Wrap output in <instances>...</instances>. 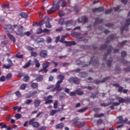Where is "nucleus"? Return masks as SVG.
Segmentation results:
<instances>
[{
  "instance_id": "nucleus-58",
  "label": "nucleus",
  "mask_w": 130,
  "mask_h": 130,
  "mask_svg": "<svg viewBox=\"0 0 130 130\" xmlns=\"http://www.w3.org/2000/svg\"><path fill=\"white\" fill-rule=\"evenodd\" d=\"M126 55V52L124 51H122L121 56L123 57V56H125Z\"/></svg>"
},
{
  "instance_id": "nucleus-61",
  "label": "nucleus",
  "mask_w": 130,
  "mask_h": 130,
  "mask_svg": "<svg viewBox=\"0 0 130 130\" xmlns=\"http://www.w3.org/2000/svg\"><path fill=\"white\" fill-rule=\"evenodd\" d=\"M24 34L26 36H30V35H31V33H30V31H27V32H25Z\"/></svg>"
},
{
  "instance_id": "nucleus-15",
  "label": "nucleus",
  "mask_w": 130,
  "mask_h": 130,
  "mask_svg": "<svg viewBox=\"0 0 130 130\" xmlns=\"http://www.w3.org/2000/svg\"><path fill=\"white\" fill-rule=\"evenodd\" d=\"M74 24V21L72 20H68L65 22L64 24L66 27H70V26H72Z\"/></svg>"
},
{
  "instance_id": "nucleus-35",
  "label": "nucleus",
  "mask_w": 130,
  "mask_h": 130,
  "mask_svg": "<svg viewBox=\"0 0 130 130\" xmlns=\"http://www.w3.org/2000/svg\"><path fill=\"white\" fill-rule=\"evenodd\" d=\"M58 104V102L57 101H55V103H54L53 107L55 109L57 108V105Z\"/></svg>"
},
{
  "instance_id": "nucleus-13",
  "label": "nucleus",
  "mask_w": 130,
  "mask_h": 130,
  "mask_svg": "<svg viewBox=\"0 0 130 130\" xmlns=\"http://www.w3.org/2000/svg\"><path fill=\"white\" fill-rule=\"evenodd\" d=\"M114 86H115L116 87H118V88H118V91L119 92H122V91L123 92V93H126L127 92V90L123 89V87H120L119 84H115Z\"/></svg>"
},
{
  "instance_id": "nucleus-20",
  "label": "nucleus",
  "mask_w": 130,
  "mask_h": 130,
  "mask_svg": "<svg viewBox=\"0 0 130 130\" xmlns=\"http://www.w3.org/2000/svg\"><path fill=\"white\" fill-rule=\"evenodd\" d=\"M40 103H41V101L40 100H36L34 102V105L35 107H38L39 105H40Z\"/></svg>"
},
{
  "instance_id": "nucleus-12",
  "label": "nucleus",
  "mask_w": 130,
  "mask_h": 130,
  "mask_svg": "<svg viewBox=\"0 0 130 130\" xmlns=\"http://www.w3.org/2000/svg\"><path fill=\"white\" fill-rule=\"evenodd\" d=\"M78 23H82V22L83 23H86V22L88 21V19L87 17H86V16H82V17L78 18Z\"/></svg>"
},
{
  "instance_id": "nucleus-41",
  "label": "nucleus",
  "mask_w": 130,
  "mask_h": 130,
  "mask_svg": "<svg viewBox=\"0 0 130 130\" xmlns=\"http://www.w3.org/2000/svg\"><path fill=\"white\" fill-rule=\"evenodd\" d=\"M95 63H97V61H93V59L89 62V64H93V66L95 64Z\"/></svg>"
},
{
  "instance_id": "nucleus-42",
  "label": "nucleus",
  "mask_w": 130,
  "mask_h": 130,
  "mask_svg": "<svg viewBox=\"0 0 130 130\" xmlns=\"http://www.w3.org/2000/svg\"><path fill=\"white\" fill-rule=\"evenodd\" d=\"M7 44H8V41H3L1 43L2 45H3V46L5 45H7Z\"/></svg>"
},
{
  "instance_id": "nucleus-26",
  "label": "nucleus",
  "mask_w": 130,
  "mask_h": 130,
  "mask_svg": "<svg viewBox=\"0 0 130 130\" xmlns=\"http://www.w3.org/2000/svg\"><path fill=\"white\" fill-rule=\"evenodd\" d=\"M56 112H57V110H53L50 113V115L51 116H53V115H54V114H55V113H56Z\"/></svg>"
},
{
  "instance_id": "nucleus-2",
  "label": "nucleus",
  "mask_w": 130,
  "mask_h": 130,
  "mask_svg": "<svg viewBox=\"0 0 130 130\" xmlns=\"http://www.w3.org/2000/svg\"><path fill=\"white\" fill-rule=\"evenodd\" d=\"M58 80H60L57 81V83L56 84V87L53 90V92H54V91H60L61 90V88H60V84L62 83V80L63 79H64V76L62 75H59L58 76Z\"/></svg>"
},
{
  "instance_id": "nucleus-29",
  "label": "nucleus",
  "mask_w": 130,
  "mask_h": 130,
  "mask_svg": "<svg viewBox=\"0 0 130 130\" xmlns=\"http://www.w3.org/2000/svg\"><path fill=\"white\" fill-rule=\"evenodd\" d=\"M27 87V84H23L20 86V90H25Z\"/></svg>"
},
{
  "instance_id": "nucleus-52",
  "label": "nucleus",
  "mask_w": 130,
  "mask_h": 130,
  "mask_svg": "<svg viewBox=\"0 0 130 130\" xmlns=\"http://www.w3.org/2000/svg\"><path fill=\"white\" fill-rule=\"evenodd\" d=\"M23 28L24 27L23 26H20V28L18 29V32H19V33H22V30H23Z\"/></svg>"
},
{
  "instance_id": "nucleus-8",
  "label": "nucleus",
  "mask_w": 130,
  "mask_h": 130,
  "mask_svg": "<svg viewBox=\"0 0 130 130\" xmlns=\"http://www.w3.org/2000/svg\"><path fill=\"white\" fill-rule=\"evenodd\" d=\"M52 96L49 95L48 96H46L44 98V100L45 101V104H50L52 103Z\"/></svg>"
},
{
  "instance_id": "nucleus-6",
  "label": "nucleus",
  "mask_w": 130,
  "mask_h": 130,
  "mask_svg": "<svg viewBox=\"0 0 130 130\" xmlns=\"http://www.w3.org/2000/svg\"><path fill=\"white\" fill-rule=\"evenodd\" d=\"M71 35L73 37H76L78 38L79 41H85V38L84 37L80 38V33L79 32H72Z\"/></svg>"
},
{
  "instance_id": "nucleus-14",
  "label": "nucleus",
  "mask_w": 130,
  "mask_h": 130,
  "mask_svg": "<svg viewBox=\"0 0 130 130\" xmlns=\"http://www.w3.org/2000/svg\"><path fill=\"white\" fill-rule=\"evenodd\" d=\"M130 24V19H128L126 21V24L125 26L122 28V30H125V31H127V30L128 29L127 26Z\"/></svg>"
},
{
  "instance_id": "nucleus-60",
  "label": "nucleus",
  "mask_w": 130,
  "mask_h": 130,
  "mask_svg": "<svg viewBox=\"0 0 130 130\" xmlns=\"http://www.w3.org/2000/svg\"><path fill=\"white\" fill-rule=\"evenodd\" d=\"M102 123V119H100L98 121H97V124H101Z\"/></svg>"
},
{
  "instance_id": "nucleus-57",
  "label": "nucleus",
  "mask_w": 130,
  "mask_h": 130,
  "mask_svg": "<svg viewBox=\"0 0 130 130\" xmlns=\"http://www.w3.org/2000/svg\"><path fill=\"white\" fill-rule=\"evenodd\" d=\"M111 12H112V9H109V10H107L105 12V14H109L110 13H111Z\"/></svg>"
},
{
  "instance_id": "nucleus-63",
  "label": "nucleus",
  "mask_w": 130,
  "mask_h": 130,
  "mask_svg": "<svg viewBox=\"0 0 130 130\" xmlns=\"http://www.w3.org/2000/svg\"><path fill=\"white\" fill-rule=\"evenodd\" d=\"M62 30H63V27H59V28L56 29V31H62Z\"/></svg>"
},
{
  "instance_id": "nucleus-32",
  "label": "nucleus",
  "mask_w": 130,
  "mask_h": 130,
  "mask_svg": "<svg viewBox=\"0 0 130 130\" xmlns=\"http://www.w3.org/2000/svg\"><path fill=\"white\" fill-rule=\"evenodd\" d=\"M76 94H77V95H83L84 94V92L81 91V90H77Z\"/></svg>"
},
{
  "instance_id": "nucleus-34",
  "label": "nucleus",
  "mask_w": 130,
  "mask_h": 130,
  "mask_svg": "<svg viewBox=\"0 0 130 130\" xmlns=\"http://www.w3.org/2000/svg\"><path fill=\"white\" fill-rule=\"evenodd\" d=\"M46 28H51V24L49 23V21H47L46 22Z\"/></svg>"
},
{
  "instance_id": "nucleus-39",
  "label": "nucleus",
  "mask_w": 130,
  "mask_h": 130,
  "mask_svg": "<svg viewBox=\"0 0 130 130\" xmlns=\"http://www.w3.org/2000/svg\"><path fill=\"white\" fill-rule=\"evenodd\" d=\"M67 6V2L64 1H62L61 3V7L62 8H66V6Z\"/></svg>"
},
{
  "instance_id": "nucleus-11",
  "label": "nucleus",
  "mask_w": 130,
  "mask_h": 130,
  "mask_svg": "<svg viewBox=\"0 0 130 130\" xmlns=\"http://www.w3.org/2000/svg\"><path fill=\"white\" fill-rule=\"evenodd\" d=\"M69 82H70V83H75V84H79V83H80V80L77 78L72 77L70 78Z\"/></svg>"
},
{
  "instance_id": "nucleus-44",
  "label": "nucleus",
  "mask_w": 130,
  "mask_h": 130,
  "mask_svg": "<svg viewBox=\"0 0 130 130\" xmlns=\"http://www.w3.org/2000/svg\"><path fill=\"white\" fill-rule=\"evenodd\" d=\"M84 125H85L84 122H80L78 124V126L79 127H83V126H84Z\"/></svg>"
},
{
  "instance_id": "nucleus-55",
  "label": "nucleus",
  "mask_w": 130,
  "mask_h": 130,
  "mask_svg": "<svg viewBox=\"0 0 130 130\" xmlns=\"http://www.w3.org/2000/svg\"><path fill=\"white\" fill-rule=\"evenodd\" d=\"M15 94L16 96H17V97H21V93H20L19 91H16Z\"/></svg>"
},
{
  "instance_id": "nucleus-10",
  "label": "nucleus",
  "mask_w": 130,
  "mask_h": 130,
  "mask_svg": "<svg viewBox=\"0 0 130 130\" xmlns=\"http://www.w3.org/2000/svg\"><path fill=\"white\" fill-rule=\"evenodd\" d=\"M8 62H9V64H4L3 68L4 69H10V68L12 67V66H13V62L11 60V59H9L7 60Z\"/></svg>"
},
{
  "instance_id": "nucleus-64",
  "label": "nucleus",
  "mask_w": 130,
  "mask_h": 130,
  "mask_svg": "<svg viewBox=\"0 0 130 130\" xmlns=\"http://www.w3.org/2000/svg\"><path fill=\"white\" fill-rule=\"evenodd\" d=\"M130 71V67H127V68H126L125 69V72H129Z\"/></svg>"
},
{
  "instance_id": "nucleus-46",
  "label": "nucleus",
  "mask_w": 130,
  "mask_h": 130,
  "mask_svg": "<svg viewBox=\"0 0 130 130\" xmlns=\"http://www.w3.org/2000/svg\"><path fill=\"white\" fill-rule=\"evenodd\" d=\"M112 61V59L111 58L109 60H108L107 64L109 67H110V64H111V61Z\"/></svg>"
},
{
  "instance_id": "nucleus-56",
  "label": "nucleus",
  "mask_w": 130,
  "mask_h": 130,
  "mask_svg": "<svg viewBox=\"0 0 130 130\" xmlns=\"http://www.w3.org/2000/svg\"><path fill=\"white\" fill-rule=\"evenodd\" d=\"M59 17H63L64 16V13L61 11L59 12Z\"/></svg>"
},
{
  "instance_id": "nucleus-25",
  "label": "nucleus",
  "mask_w": 130,
  "mask_h": 130,
  "mask_svg": "<svg viewBox=\"0 0 130 130\" xmlns=\"http://www.w3.org/2000/svg\"><path fill=\"white\" fill-rule=\"evenodd\" d=\"M45 40L43 38H38L36 40V42H37V43H40L41 42H44Z\"/></svg>"
},
{
  "instance_id": "nucleus-4",
  "label": "nucleus",
  "mask_w": 130,
  "mask_h": 130,
  "mask_svg": "<svg viewBox=\"0 0 130 130\" xmlns=\"http://www.w3.org/2000/svg\"><path fill=\"white\" fill-rule=\"evenodd\" d=\"M5 29H6L9 33H13L15 31L16 28H18V25L14 24L12 26L11 24L7 25L4 26Z\"/></svg>"
},
{
  "instance_id": "nucleus-18",
  "label": "nucleus",
  "mask_w": 130,
  "mask_h": 130,
  "mask_svg": "<svg viewBox=\"0 0 130 130\" xmlns=\"http://www.w3.org/2000/svg\"><path fill=\"white\" fill-rule=\"evenodd\" d=\"M118 119L120 123H123L124 122L126 123L127 122V119L126 118L125 120H123V118H122V116H119Z\"/></svg>"
},
{
  "instance_id": "nucleus-27",
  "label": "nucleus",
  "mask_w": 130,
  "mask_h": 130,
  "mask_svg": "<svg viewBox=\"0 0 130 130\" xmlns=\"http://www.w3.org/2000/svg\"><path fill=\"white\" fill-rule=\"evenodd\" d=\"M103 116H104V114L103 113L94 114V117H102Z\"/></svg>"
},
{
  "instance_id": "nucleus-59",
  "label": "nucleus",
  "mask_w": 130,
  "mask_h": 130,
  "mask_svg": "<svg viewBox=\"0 0 130 130\" xmlns=\"http://www.w3.org/2000/svg\"><path fill=\"white\" fill-rule=\"evenodd\" d=\"M50 31L49 29H47V28H45L43 29V32H45L46 33H48Z\"/></svg>"
},
{
  "instance_id": "nucleus-47",
  "label": "nucleus",
  "mask_w": 130,
  "mask_h": 130,
  "mask_svg": "<svg viewBox=\"0 0 130 130\" xmlns=\"http://www.w3.org/2000/svg\"><path fill=\"white\" fill-rule=\"evenodd\" d=\"M78 122L79 120H78V118H75L73 120L74 124H77V123H78Z\"/></svg>"
},
{
  "instance_id": "nucleus-9",
  "label": "nucleus",
  "mask_w": 130,
  "mask_h": 130,
  "mask_svg": "<svg viewBox=\"0 0 130 130\" xmlns=\"http://www.w3.org/2000/svg\"><path fill=\"white\" fill-rule=\"evenodd\" d=\"M35 121V118H32L30 120V121L28 122L29 124H32V126L34 127H38V126H39V123Z\"/></svg>"
},
{
  "instance_id": "nucleus-30",
  "label": "nucleus",
  "mask_w": 130,
  "mask_h": 130,
  "mask_svg": "<svg viewBox=\"0 0 130 130\" xmlns=\"http://www.w3.org/2000/svg\"><path fill=\"white\" fill-rule=\"evenodd\" d=\"M35 62L36 63V67L37 68H39V67H40V63H39V61H38L37 59H35Z\"/></svg>"
},
{
  "instance_id": "nucleus-53",
  "label": "nucleus",
  "mask_w": 130,
  "mask_h": 130,
  "mask_svg": "<svg viewBox=\"0 0 130 130\" xmlns=\"http://www.w3.org/2000/svg\"><path fill=\"white\" fill-rule=\"evenodd\" d=\"M32 102V100H27L25 102V104H30Z\"/></svg>"
},
{
  "instance_id": "nucleus-51",
  "label": "nucleus",
  "mask_w": 130,
  "mask_h": 130,
  "mask_svg": "<svg viewBox=\"0 0 130 130\" xmlns=\"http://www.w3.org/2000/svg\"><path fill=\"white\" fill-rule=\"evenodd\" d=\"M36 24H37V25H44V24H45V21H41V22H40L39 23L36 22Z\"/></svg>"
},
{
  "instance_id": "nucleus-28",
  "label": "nucleus",
  "mask_w": 130,
  "mask_h": 130,
  "mask_svg": "<svg viewBox=\"0 0 130 130\" xmlns=\"http://www.w3.org/2000/svg\"><path fill=\"white\" fill-rule=\"evenodd\" d=\"M62 127H63V123H62L57 124L56 126V128H62Z\"/></svg>"
},
{
  "instance_id": "nucleus-17",
  "label": "nucleus",
  "mask_w": 130,
  "mask_h": 130,
  "mask_svg": "<svg viewBox=\"0 0 130 130\" xmlns=\"http://www.w3.org/2000/svg\"><path fill=\"white\" fill-rule=\"evenodd\" d=\"M7 36H8V38H9V39H10V40H11L13 42V43H15V42H16V39L13 36V35H12L10 34H8Z\"/></svg>"
},
{
  "instance_id": "nucleus-37",
  "label": "nucleus",
  "mask_w": 130,
  "mask_h": 130,
  "mask_svg": "<svg viewBox=\"0 0 130 130\" xmlns=\"http://www.w3.org/2000/svg\"><path fill=\"white\" fill-rule=\"evenodd\" d=\"M21 115L20 114H15V117H16V119H20L21 117Z\"/></svg>"
},
{
  "instance_id": "nucleus-16",
  "label": "nucleus",
  "mask_w": 130,
  "mask_h": 130,
  "mask_svg": "<svg viewBox=\"0 0 130 130\" xmlns=\"http://www.w3.org/2000/svg\"><path fill=\"white\" fill-rule=\"evenodd\" d=\"M40 56L42 57H46L47 56V51L44 50L42 51L40 53Z\"/></svg>"
},
{
  "instance_id": "nucleus-43",
  "label": "nucleus",
  "mask_w": 130,
  "mask_h": 130,
  "mask_svg": "<svg viewBox=\"0 0 130 130\" xmlns=\"http://www.w3.org/2000/svg\"><path fill=\"white\" fill-rule=\"evenodd\" d=\"M6 81V77L5 76H2L0 78V81L1 82H5Z\"/></svg>"
},
{
  "instance_id": "nucleus-33",
  "label": "nucleus",
  "mask_w": 130,
  "mask_h": 130,
  "mask_svg": "<svg viewBox=\"0 0 130 130\" xmlns=\"http://www.w3.org/2000/svg\"><path fill=\"white\" fill-rule=\"evenodd\" d=\"M87 76V73L86 72H82L79 74V77H82L83 78H85Z\"/></svg>"
},
{
  "instance_id": "nucleus-7",
  "label": "nucleus",
  "mask_w": 130,
  "mask_h": 130,
  "mask_svg": "<svg viewBox=\"0 0 130 130\" xmlns=\"http://www.w3.org/2000/svg\"><path fill=\"white\" fill-rule=\"evenodd\" d=\"M50 64V62H45L43 65V69H41L39 72L40 73V72H42L43 71H44L45 73H47V68H48V66Z\"/></svg>"
},
{
  "instance_id": "nucleus-49",
  "label": "nucleus",
  "mask_w": 130,
  "mask_h": 130,
  "mask_svg": "<svg viewBox=\"0 0 130 130\" xmlns=\"http://www.w3.org/2000/svg\"><path fill=\"white\" fill-rule=\"evenodd\" d=\"M42 32H43V30H42V28H40L37 30V33L38 34H41Z\"/></svg>"
},
{
  "instance_id": "nucleus-31",
  "label": "nucleus",
  "mask_w": 130,
  "mask_h": 130,
  "mask_svg": "<svg viewBox=\"0 0 130 130\" xmlns=\"http://www.w3.org/2000/svg\"><path fill=\"white\" fill-rule=\"evenodd\" d=\"M59 24L60 25H63L64 24V18H61L58 22Z\"/></svg>"
},
{
  "instance_id": "nucleus-48",
  "label": "nucleus",
  "mask_w": 130,
  "mask_h": 130,
  "mask_svg": "<svg viewBox=\"0 0 130 130\" xmlns=\"http://www.w3.org/2000/svg\"><path fill=\"white\" fill-rule=\"evenodd\" d=\"M2 8L4 9H9L10 8V6L8 5H2Z\"/></svg>"
},
{
  "instance_id": "nucleus-22",
  "label": "nucleus",
  "mask_w": 130,
  "mask_h": 130,
  "mask_svg": "<svg viewBox=\"0 0 130 130\" xmlns=\"http://www.w3.org/2000/svg\"><path fill=\"white\" fill-rule=\"evenodd\" d=\"M20 17L21 18H27L28 17V14L25 12H22L20 14Z\"/></svg>"
},
{
  "instance_id": "nucleus-38",
  "label": "nucleus",
  "mask_w": 130,
  "mask_h": 130,
  "mask_svg": "<svg viewBox=\"0 0 130 130\" xmlns=\"http://www.w3.org/2000/svg\"><path fill=\"white\" fill-rule=\"evenodd\" d=\"M52 39H51V38L50 37H47L46 38V42H47V43H50L52 41Z\"/></svg>"
},
{
  "instance_id": "nucleus-1",
  "label": "nucleus",
  "mask_w": 130,
  "mask_h": 130,
  "mask_svg": "<svg viewBox=\"0 0 130 130\" xmlns=\"http://www.w3.org/2000/svg\"><path fill=\"white\" fill-rule=\"evenodd\" d=\"M117 100L119 101L118 102H114L112 104V105L111 106V109H114V106H118L120 103H130V98L124 100L123 98L118 97L116 98Z\"/></svg>"
},
{
  "instance_id": "nucleus-36",
  "label": "nucleus",
  "mask_w": 130,
  "mask_h": 130,
  "mask_svg": "<svg viewBox=\"0 0 130 130\" xmlns=\"http://www.w3.org/2000/svg\"><path fill=\"white\" fill-rule=\"evenodd\" d=\"M27 49L29 51H34V50H35V49L31 47V46H28L27 47Z\"/></svg>"
},
{
  "instance_id": "nucleus-40",
  "label": "nucleus",
  "mask_w": 130,
  "mask_h": 130,
  "mask_svg": "<svg viewBox=\"0 0 130 130\" xmlns=\"http://www.w3.org/2000/svg\"><path fill=\"white\" fill-rule=\"evenodd\" d=\"M16 57H18V58H22V57H23V55H21L20 53H18L16 54Z\"/></svg>"
},
{
  "instance_id": "nucleus-50",
  "label": "nucleus",
  "mask_w": 130,
  "mask_h": 130,
  "mask_svg": "<svg viewBox=\"0 0 130 130\" xmlns=\"http://www.w3.org/2000/svg\"><path fill=\"white\" fill-rule=\"evenodd\" d=\"M23 81L24 82H27V81H28V80H29V77L26 76H25L24 77V78L23 79Z\"/></svg>"
},
{
  "instance_id": "nucleus-21",
  "label": "nucleus",
  "mask_w": 130,
  "mask_h": 130,
  "mask_svg": "<svg viewBox=\"0 0 130 130\" xmlns=\"http://www.w3.org/2000/svg\"><path fill=\"white\" fill-rule=\"evenodd\" d=\"M30 87H31L32 88H37V87H38V83L31 82Z\"/></svg>"
},
{
  "instance_id": "nucleus-62",
  "label": "nucleus",
  "mask_w": 130,
  "mask_h": 130,
  "mask_svg": "<svg viewBox=\"0 0 130 130\" xmlns=\"http://www.w3.org/2000/svg\"><path fill=\"white\" fill-rule=\"evenodd\" d=\"M31 54L32 56H36L37 55V53H36V52H31Z\"/></svg>"
},
{
  "instance_id": "nucleus-54",
  "label": "nucleus",
  "mask_w": 130,
  "mask_h": 130,
  "mask_svg": "<svg viewBox=\"0 0 130 130\" xmlns=\"http://www.w3.org/2000/svg\"><path fill=\"white\" fill-rule=\"evenodd\" d=\"M101 22H102V21L99 20V18H96L95 19V22H94V25L95 24H97L98 23H101Z\"/></svg>"
},
{
  "instance_id": "nucleus-3",
  "label": "nucleus",
  "mask_w": 130,
  "mask_h": 130,
  "mask_svg": "<svg viewBox=\"0 0 130 130\" xmlns=\"http://www.w3.org/2000/svg\"><path fill=\"white\" fill-rule=\"evenodd\" d=\"M59 4H60V1L54 0L53 6L50 10H47L48 14H52L55 12L56 10H58L59 8Z\"/></svg>"
},
{
  "instance_id": "nucleus-23",
  "label": "nucleus",
  "mask_w": 130,
  "mask_h": 130,
  "mask_svg": "<svg viewBox=\"0 0 130 130\" xmlns=\"http://www.w3.org/2000/svg\"><path fill=\"white\" fill-rule=\"evenodd\" d=\"M36 80V81H37V82H41V81L43 80V76H42V75L39 76L37 77Z\"/></svg>"
},
{
  "instance_id": "nucleus-5",
  "label": "nucleus",
  "mask_w": 130,
  "mask_h": 130,
  "mask_svg": "<svg viewBox=\"0 0 130 130\" xmlns=\"http://www.w3.org/2000/svg\"><path fill=\"white\" fill-rule=\"evenodd\" d=\"M66 37H67V35L62 36L60 40V42L65 43L66 46H71V45H75L76 44L75 42H67L64 41V38H66Z\"/></svg>"
},
{
  "instance_id": "nucleus-24",
  "label": "nucleus",
  "mask_w": 130,
  "mask_h": 130,
  "mask_svg": "<svg viewBox=\"0 0 130 130\" xmlns=\"http://www.w3.org/2000/svg\"><path fill=\"white\" fill-rule=\"evenodd\" d=\"M31 63H32V61L29 60L28 62L25 63V64L23 67V68H24V69H26V68H28V67H29Z\"/></svg>"
},
{
  "instance_id": "nucleus-45",
  "label": "nucleus",
  "mask_w": 130,
  "mask_h": 130,
  "mask_svg": "<svg viewBox=\"0 0 130 130\" xmlns=\"http://www.w3.org/2000/svg\"><path fill=\"white\" fill-rule=\"evenodd\" d=\"M11 78H12V74H9L6 76L7 80H10V79H11Z\"/></svg>"
},
{
  "instance_id": "nucleus-19",
  "label": "nucleus",
  "mask_w": 130,
  "mask_h": 130,
  "mask_svg": "<svg viewBox=\"0 0 130 130\" xmlns=\"http://www.w3.org/2000/svg\"><path fill=\"white\" fill-rule=\"evenodd\" d=\"M104 10L103 7H100L99 8H95L93 9V13H95V12H102Z\"/></svg>"
}]
</instances>
